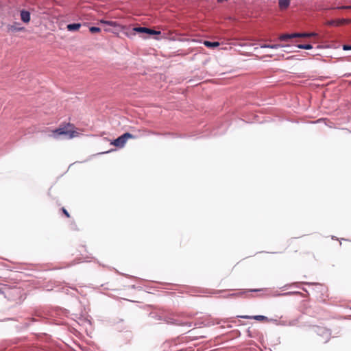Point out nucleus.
<instances>
[{
	"mask_svg": "<svg viewBox=\"0 0 351 351\" xmlns=\"http://www.w3.org/2000/svg\"><path fill=\"white\" fill-rule=\"evenodd\" d=\"M313 330L319 337V341L323 343H327L330 338L331 333L328 329L322 326H314Z\"/></svg>",
	"mask_w": 351,
	"mask_h": 351,
	"instance_id": "f257e3e1",
	"label": "nucleus"
},
{
	"mask_svg": "<svg viewBox=\"0 0 351 351\" xmlns=\"http://www.w3.org/2000/svg\"><path fill=\"white\" fill-rule=\"evenodd\" d=\"M315 33H292L285 34L280 36L279 39L282 41H287L291 38H301V37H310L315 36Z\"/></svg>",
	"mask_w": 351,
	"mask_h": 351,
	"instance_id": "f03ea898",
	"label": "nucleus"
},
{
	"mask_svg": "<svg viewBox=\"0 0 351 351\" xmlns=\"http://www.w3.org/2000/svg\"><path fill=\"white\" fill-rule=\"evenodd\" d=\"M72 319L75 320L80 326L87 328L88 326L91 325L90 321L86 318L83 317L82 315L78 314H72Z\"/></svg>",
	"mask_w": 351,
	"mask_h": 351,
	"instance_id": "7ed1b4c3",
	"label": "nucleus"
},
{
	"mask_svg": "<svg viewBox=\"0 0 351 351\" xmlns=\"http://www.w3.org/2000/svg\"><path fill=\"white\" fill-rule=\"evenodd\" d=\"M73 132L69 131L67 129L64 128H60L55 130L53 132V136L54 138H59L62 136H64L68 138H71L73 137Z\"/></svg>",
	"mask_w": 351,
	"mask_h": 351,
	"instance_id": "20e7f679",
	"label": "nucleus"
},
{
	"mask_svg": "<svg viewBox=\"0 0 351 351\" xmlns=\"http://www.w3.org/2000/svg\"><path fill=\"white\" fill-rule=\"evenodd\" d=\"M265 289H248L247 291H239L234 292L232 293H230L228 295L225 296L226 298H230V297H242L245 293H250V292H260L265 291Z\"/></svg>",
	"mask_w": 351,
	"mask_h": 351,
	"instance_id": "39448f33",
	"label": "nucleus"
},
{
	"mask_svg": "<svg viewBox=\"0 0 351 351\" xmlns=\"http://www.w3.org/2000/svg\"><path fill=\"white\" fill-rule=\"evenodd\" d=\"M134 29L136 32H138V33H146V34H148L149 35H157V34H160V31H156L155 29H150V28H148V27H135Z\"/></svg>",
	"mask_w": 351,
	"mask_h": 351,
	"instance_id": "423d86ee",
	"label": "nucleus"
},
{
	"mask_svg": "<svg viewBox=\"0 0 351 351\" xmlns=\"http://www.w3.org/2000/svg\"><path fill=\"white\" fill-rule=\"evenodd\" d=\"M126 141L124 138L123 134L119 136L118 138L114 139L111 143L112 145L117 147L122 148L125 146L126 143Z\"/></svg>",
	"mask_w": 351,
	"mask_h": 351,
	"instance_id": "0eeeda50",
	"label": "nucleus"
},
{
	"mask_svg": "<svg viewBox=\"0 0 351 351\" xmlns=\"http://www.w3.org/2000/svg\"><path fill=\"white\" fill-rule=\"evenodd\" d=\"M21 19L23 23H27L30 21V12L25 10L21 11Z\"/></svg>",
	"mask_w": 351,
	"mask_h": 351,
	"instance_id": "6e6552de",
	"label": "nucleus"
},
{
	"mask_svg": "<svg viewBox=\"0 0 351 351\" xmlns=\"http://www.w3.org/2000/svg\"><path fill=\"white\" fill-rule=\"evenodd\" d=\"M239 317L243 319H255L257 321H263V320L268 319V318L264 315H254V316L243 315V316H239Z\"/></svg>",
	"mask_w": 351,
	"mask_h": 351,
	"instance_id": "1a4fd4ad",
	"label": "nucleus"
},
{
	"mask_svg": "<svg viewBox=\"0 0 351 351\" xmlns=\"http://www.w3.org/2000/svg\"><path fill=\"white\" fill-rule=\"evenodd\" d=\"M81 26L82 25L80 23H69L67 25L66 29L69 32H75L78 30Z\"/></svg>",
	"mask_w": 351,
	"mask_h": 351,
	"instance_id": "9d476101",
	"label": "nucleus"
},
{
	"mask_svg": "<svg viewBox=\"0 0 351 351\" xmlns=\"http://www.w3.org/2000/svg\"><path fill=\"white\" fill-rule=\"evenodd\" d=\"M19 25H20L19 23H15L13 25H9L8 26V28L9 30H11L12 32H19L24 29V27H20Z\"/></svg>",
	"mask_w": 351,
	"mask_h": 351,
	"instance_id": "9b49d317",
	"label": "nucleus"
},
{
	"mask_svg": "<svg viewBox=\"0 0 351 351\" xmlns=\"http://www.w3.org/2000/svg\"><path fill=\"white\" fill-rule=\"evenodd\" d=\"M204 45L208 48H215L219 47L220 44L217 41L205 40L204 41Z\"/></svg>",
	"mask_w": 351,
	"mask_h": 351,
	"instance_id": "f8f14e48",
	"label": "nucleus"
},
{
	"mask_svg": "<svg viewBox=\"0 0 351 351\" xmlns=\"http://www.w3.org/2000/svg\"><path fill=\"white\" fill-rule=\"evenodd\" d=\"M291 0H278V5L281 9L287 8L290 5Z\"/></svg>",
	"mask_w": 351,
	"mask_h": 351,
	"instance_id": "ddd939ff",
	"label": "nucleus"
},
{
	"mask_svg": "<svg viewBox=\"0 0 351 351\" xmlns=\"http://www.w3.org/2000/svg\"><path fill=\"white\" fill-rule=\"evenodd\" d=\"M99 23L104 24V25H110L111 27H117V23L116 21H106L104 19H101L99 21Z\"/></svg>",
	"mask_w": 351,
	"mask_h": 351,
	"instance_id": "4468645a",
	"label": "nucleus"
},
{
	"mask_svg": "<svg viewBox=\"0 0 351 351\" xmlns=\"http://www.w3.org/2000/svg\"><path fill=\"white\" fill-rule=\"evenodd\" d=\"M263 47H269V48H271V49H278L280 47H285V48H290L291 46L290 45H266L265 46H263Z\"/></svg>",
	"mask_w": 351,
	"mask_h": 351,
	"instance_id": "2eb2a0df",
	"label": "nucleus"
},
{
	"mask_svg": "<svg viewBox=\"0 0 351 351\" xmlns=\"http://www.w3.org/2000/svg\"><path fill=\"white\" fill-rule=\"evenodd\" d=\"M295 47H297L298 49H307V50L313 49V46L311 44H299V45H297L295 46Z\"/></svg>",
	"mask_w": 351,
	"mask_h": 351,
	"instance_id": "dca6fc26",
	"label": "nucleus"
},
{
	"mask_svg": "<svg viewBox=\"0 0 351 351\" xmlns=\"http://www.w3.org/2000/svg\"><path fill=\"white\" fill-rule=\"evenodd\" d=\"M123 136L126 141L129 138H136V136L132 134L130 132H125V133L123 134Z\"/></svg>",
	"mask_w": 351,
	"mask_h": 351,
	"instance_id": "f3484780",
	"label": "nucleus"
},
{
	"mask_svg": "<svg viewBox=\"0 0 351 351\" xmlns=\"http://www.w3.org/2000/svg\"><path fill=\"white\" fill-rule=\"evenodd\" d=\"M328 24L330 26H333V25H336V26H338V25H340V21H337V20H330L328 22Z\"/></svg>",
	"mask_w": 351,
	"mask_h": 351,
	"instance_id": "a211bd4d",
	"label": "nucleus"
},
{
	"mask_svg": "<svg viewBox=\"0 0 351 351\" xmlns=\"http://www.w3.org/2000/svg\"><path fill=\"white\" fill-rule=\"evenodd\" d=\"M89 31L91 32V33H97V32H99L101 31V29L98 27H95V26H92L89 28Z\"/></svg>",
	"mask_w": 351,
	"mask_h": 351,
	"instance_id": "6ab92c4d",
	"label": "nucleus"
},
{
	"mask_svg": "<svg viewBox=\"0 0 351 351\" xmlns=\"http://www.w3.org/2000/svg\"><path fill=\"white\" fill-rule=\"evenodd\" d=\"M274 322L278 324V325H281V326H288V321L287 320H282V321H280L279 322H278L277 320H274Z\"/></svg>",
	"mask_w": 351,
	"mask_h": 351,
	"instance_id": "aec40b11",
	"label": "nucleus"
},
{
	"mask_svg": "<svg viewBox=\"0 0 351 351\" xmlns=\"http://www.w3.org/2000/svg\"><path fill=\"white\" fill-rule=\"evenodd\" d=\"M297 293H299V292H285V293H278L277 295H292V294H297Z\"/></svg>",
	"mask_w": 351,
	"mask_h": 351,
	"instance_id": "412c9836",
	"label": "nucleus"
},
{
	"mask_svg": "<svg viewBox=\"0 0 351 351\" xmlns=\"http://www.w3.org/2000/svg\"><path fill=\"white\" fill-rule=\"evenodd\" d=\"M342 48L345 51L351 50V45H343Z\"/></svg>",
	"mask_w": 351,
	"mask_h": 351,
	"instance_id": "4be33fe9",
	"label": "nucleus"
},
{
	"mask_svg": "<svg viewBox=\"0 0 351 351\" xmlns=\"http://www.w3.org/2000/svg\"><path fill=\"white\" fill-rule=\"evenodd\" d=\"M297 320H291L288 322V326H295L296 324Z\"/></svg>",
	"mask_w": 351,
	"mask_h": 351,
	"instance_id": "5701e85b",
	"label": "nucleus"
},
{
	"mask_svg": "<svg viewBox=\"0 0 351 351\" xmlns=\"http://www.w3.org/2000/svg\"><path fill=\"white\" fill-rule=\"evenodd\" d=\"M338 9H351V5H342L337 8Z\"/></svg>",
	"mask_w": 351,
	"mask_h": 351,
	"instance_id": "b1692460",
	"label": "nucleus"
},
{
	"mask_svg": "<svg viewBox=\"0 0 351 351\" xmlns=\"http://www.w3.org/2000/svg\"><path fill=\"white\" fill-rule=\"evenodd\" d=\"M62 212L67 217H69V213H68V211L64 208H62Z\"/></svg>",
	"mask_w": 351,
	"mask_h": 351,
	"instance_id": "393cba45",
	"label": "nucleus"
},
{
	"mask_svg": "<svg viewBox=\"0 0 351 351\" xmlns=\"http://www.w3.org/2000/svg\"><path fill=\"white\" fill-rule=\"evenodd\" d=\"M338 21H340V25L348 22L346 19H339Z\"/></svg>",
	"mask_w": 351,
	"mask_h": 351,
	"instance_id": "a878e982",
	"label": "nucleus"
},
{
	"mask_svg": "<svg viewBox=\"0 0 351 351\" xmlns=\"http://www.w3.org/2000/svg\"><path fill=\"white\" fill-rule=\"evenodd\" d=\"M182 325H186V326H189V327H191V323H188V322L184 323V324H182Z\"/></svg>",
	"mask_w": 351,
	"mask_h": 351,
	"instance_id": "bb28decb",
	"label": "nucleus"
},
{
	"mask_svg": "<svg viewBox=\"0 0 351 351\" xmlns=\"http://www.w3.org/2000/svg\"><path fill=\"white\" fill-rule=\"evenodd\" d=\"M293 286L296 287H298V283H294V284H293Z\"/></svg>",
	"mask_w": 351,
	"mask_h": 351,
	"instance_id": "cd10ccee",
	"label": "nucleus"
},
{
	"mask_svg": "<svg viewBox=\"0 0 351 351\" xmlns=\"http://www.w3.org/2000/svg\"><path fill=\"white\" fill-rule=\"evenodd\" d=\"M322 120V119H319L317 120V122H319V121H321Z\"/></svg>",
	"mask_w": 351,
	"mask_h": 351,
	"instance_id": "c85d7f7f",
	"label": "nucleus"
}]
</instances>
